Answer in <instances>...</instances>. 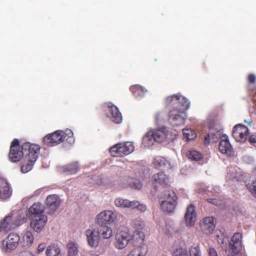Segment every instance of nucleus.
<instances>
[{
    "instance_id": "f257e3e1",
    "label": "nucleus",
    "mask_w": 256,
    "mask_h": 256,
    "mask_svg": "<svg viewBox=\"0 0 256 256\" xmlns=\"http://www.w3.org/2000/svg\"><path fill=\"white\" fill-rule=\"evenodd\" d=\"M166 104L172 106L168 114V121L172 126L184 124L186 120L185 111L190 106V101L182 96L174 94L166 98Z\"/></svg>"
},
{
    "instance_id": "f03ea898",
    "label": "nucleus",
    "mask_w": 256,
    "mask_h": 256,
    "mask_svg": "<svg viewBox=\"0 0 256 256\" xmlns=\"http://www.w3.org/2000/svg\"><path fill=\"white\" fill-rule=\"evenodd\" d=\"M26 211L20 210L12 212L0 222V232H6L14 229L26 222Z\"/></svg>"
},
{
    "instance_id": "7ed1b4c3",
    "label": "nucleus",
    "mask_w": 256,
    "mask_h": 256,
    "mask_svg": "<svg viewBox=\"0 0 256 256\" xmlns=\"http://www.w3.org/2000/svg\"><path fill=\"white\" fill-rule=\"evenodd\" d=\"M73 135V132L70 129L66 130L65 132L57 130L46 136L43 138V142L49 146L57 145L64 140H66L69 143H72L74 142Z\"/></svg>"
},
{
    "instance_id": "20e7f679",
    "label": "nucleus",
    "mask_w": 256,
    "mask_h": 256,
    "mask_svg": "<svg viewBox=\"0 0 256 256\" xmlns=\"http://www.w3.org/2000/svg\"><path fill=\"white\" fill-rule=\"evenodd\" d=\"M164 200L160 198L161 208L163 211L171 213L174 210L177 204V197L172 191L166 190L164 194Z\"/></svg>"
},
{
    "instance_id": "39448f33",
    "label": "nucleus",
    "mask_w": 256,
    "mask_h": 256,
    "mask_svg": "<svg viewBox=\"0 0 256 256\" xmlns=\"http://www.w3.org/2000/svg\"><path fill=\"white\" fill-rule=\"evenodd\" d=\"M134 146L132 142L119 143L112 146L110 152L114 157H122L132 153L134 150Z\"/></svg>"
},
{
    "instance_id": "423d86ee",
    "label": "nucleus",
    "mask_w": 256,
    "mask_h": 256,
    "mask_svg": "<svg viewBox=\"0 0 256 256\" xmlns=\"http://www.w3.org/2000/svg\"><path fill=\"white\" fill-rule=\"evenodd\" d=\"M20 240V237L18 234L10 233L2 242L1 248L4 252H10L17 248Z\"/></svg>"
},
{
    "instance_id": "0eeeda50",
    "label": "nucleus",
    "mask_w": 256,
    "mask_h": 256,
    "mask_svg": "<svg viewBox=\"0 0 256 256\" xmlns=\"http://www.w3.org/2000/svg\"><path fill=\"white\" fill-rule=\"evenodd\" d=\"M242 234L235 233L230 242L229 250H226V253L228 256H236L238 254L242 248Z\"/></svg>"
},
{
    "instance_id": "6e6552de",
    "label": "nucleus",
    "mask_w": 256,
    "mask_h": 256,
    "mask_svg": "<svg viewBox=\"0 0 256 256\" xmlns=\"http://www.w3.org/2000/svg\"><path fill=\"white\" fill-rule=\"evenodd\" d=\"M40 148L38 144L30 142H26L22 145L24 157L35 162L38 160Z\"/></svg>"
},
{
    "instance_id": "1a4fd4ad",
    "label": "nucleus",
    "mask_w": 256,
    "mask_h": 256,
    "mask_svg": "<svg viewBox=\"0 0 256 256\" xmlns=\"http://www.w3.org/2000/svg\"><path fill=\"white\" fill-rule=\"evenodd\" d=\"M130 239L129 229L128 228H124L116 236L115 246L118 248L122 249L128 245Z\"/></svg>"
},
{
    "instance_id": "9d476101",
    "label": "nucleus",
    "mask_w": 256,
    "mask_h": 256,
    "mask_svg": "<svg viewBox=\"0 0 256 256\" xmlns=\"http://www.w3.org/2000/svg\"><path fill=\"white\" fill-rule=\"evenodd\" d=\"M248 134V128L240 124L234 127L232 134L236 142H244L246 140Z\"/></svg>"
},
{
    "instance_id": "9b49d317",
    "label": "nucleus",
    "mask_w": 256,
    "mask_h": 256,
    "mask_svg": "<svg viewBox=\"0 0 256 256\" xmlns=\"http://www.w3.org/2000/svg\"><path fill=\"white\" fill-rule=\"evenodd\" d=\"M106 112L108 117L116 124H120L122 121V116L118 107L111 102L106 104Z\"/></svg>"
},
{
    "instance_id": "f8f14e48",
    "label": "nucleus",
    "mask_w": 256,
    "mask_h": 256,
    "mask_svg": "<svg viewBox=\"0 0 256 256\" xmlns=\"http://www.w3.org/2000/svg\"><path fill=\"white\" fill-rule=\"evenodd\" d=\"M30 219V226L36 232H40L42 230L48 221L46 215L36 216L31 217Z\"/></svg>"
},
{
    "instance_id": "ddd939ff",
    "label": "nucleus",
    "mask_w": 256,
    "mask_h": 256,
    "mask_svg": "<svg viewBox=\"0 0 256 256\" xmlns=\"http://www.w3.org/2000/svg\"><path fill=\"white\" fill-rule=\"evenodd\" d=\"M61 202V200L58 196L56 194H50L47 196L46 204L50 214H54L58 208Z\"/></svg>"
},
{
    "instance_id": "4468645a",
    "label": "nucleus",
    "mask_w": 256,
    "mask_h": 256,
    "mask_svg": "<svg viewBox=\"0 0 256 256\" xmlns=\"http://www.w3.org/2000/svg\"><path fill=\"white\" fill-rule=\"evenodd\" d=\"M216 223V219L214 217H206L200 223L201 230L206 234H212L215 229Z\"/></svg>"
},
{
    "instance_id": "2eb2a0df",
    "label": "nucleus",
    "mask_w": 256,
    "mask_h": 256,
    "mask_svg": "<svg viewBox=\"0 0 256 256\" xmlns=\"http://www.w3.org/2000/svg\"><path fill=\"white\" fill-rule=\"evenodd\" d=\"M116 216L112 210H104L98 214L96 222L99 224H110L114 222Z\"/></svg>"
},
{
    "instance_id": "dca6fc26",
    "label": "nucleus",
    "mask_w": 256,
    "mask_h": 256,
    "mask_svg": "<svg viewBox=\"0 0 256 256\" xmlns=\"http://www.w3.org/2000/svg\"><path fill=\"white\" fill-rule=\"evenodd\" d=\"M12 189L7 181L0 178V200H6L10 198L12 194Z\"/></svg>"
},
{
    "instance_id": "f3484780",
    "label": "nucleus",
    "mask_w": 256,
    "mask_h": 256,
    "mask_svg": "<svg viewBox=\"0 0 256 256\" xmlns=\"http://www.w3.org/2000/svg\"><path fill=\"white\" fill-rule=\"evenodd\" d=\"M132 226L134 229V235L138 236V238L144 240V234L143 232L144 227V222L140 218H136L132 220Z\"/></svg>"
},
{
    "instance_id": "a211bd4d",
    "label": "nucleus",
    "mask_w": 256,
    "mask_h": 256,
    "mask_svg": "<svg viewBox=\"0 0 256 256\" xmlns=\"http://www.w3.org/2000/svg\"><path fill=\"white\" fill-rule=\"evenodd\" d=\"M219 151L228 156H231L233 153V148L230 144L228 136L226 135H223L222 140L220 142Z\"/></svg>"
},
{
    "instance_id": "6ab92c4d",
    "label": "nucleus",
    "mask_w": 256,
    "mask_h": 256,
    "mask_svg": "<svg viewBox=\"0 0 256 256\" xmlns=\"http://www.w3.org/2000/svg\"><path fill=\"white\" fill-rule=\"evenodd\" d=\"M156 142L162 143L165 142L168 136V131L165 126L151 130Z\"/></svg>"
},
{
    "instance_id": "aec40b11",
    "label": "nucleus",
    "mask_w": 256,
    "mask_h": 256,
    "mask_svg": "<svg viewBox=\"0 0 256 256\" xmlns=\"http://www.w3.org/2000/svg\"><path fill=\"white\" fill-rule=\"evenodd\" d=\"M184 218L187 226H192L194 225L196 220V214L194 207L192 204H190L187 207Z\"/></svg>"
},
{
    "instance_id": "412c9836",
    "label": "nucleus",
    "mask_w": 256,
    "mask_h": 256,
    "mask_svg": "<svg viewBox=\"0 0 256 256\" xmlns=\"http://www.w3.org/2000/svg\"><path fill=\"white\" fill-rule=\"evenodd\" d=\"M86 235L88 244L92 247L96 246L100 237L98 232L94 229H89L86 231Z\"/></svg>"
},
{
    "instance_id": "4be33fe9",
    "label": "nucleus",
    "mask_w": 256,
    "mask_h": 256,
    "mask_svg": "<svg viewBox=\"0 0 256 256\" xmlns=\"http://www.w3.org/2000/svg\"><path fill=\"white\" fill-rule=\"evenodd\" d=\"M222 136L220 131L211 130L204 137V144L206 145H208L210 142H216L220 138L222 140Z\"/></svg>"
},
{
    "instance_id": "5701e85b",
    "label": "nucleus",
    "mask_w": 256,
    "mask_h": 256,
    "mask_svg": "<svg viewBox=\"0 0 256 256\" xmlns=\"http://www.w3.org/2000/svg\"><path fill=\"white\" fill-rule=\"evenodd\" d=\"M227 178L232 182H238L242 176V172L238 167H230L228 168Z\"/></svg>"
},
{
    "instance_id": "b1692460",
    "label": "nucleus",
    "mask_w": 256,
    "mask_h": 256,
    "mask_svg": "<svg viewBox=\"0 0 256 256\" xmlns=\"http://www.w3.org/2000/svg\"><path fill=\"white\" fill-rule=\"evenodd\" d=\"M152 180L155 182L162 186H168L170 184V178L164 172H158L155 174L152 178Z\"/></svg>"
},
{
    "instance_id": "393cba45",
    "label": "nucleus",
    "mask_w": 256,
    "mask_h": 256,
    "mask_svg": "<svg viewBox=\"0 0 256 256\" xmlns=\"http://www.w3.org/2000/svg\"><path fill=\"white\" fill-rule=\"evenodd\" d=\"M153 163L157 168H163L168 170L172 168L170 162L161 156H156L154 160Z\"/></svg>"
},
{
    "instance_id": "a878e982",
    "label": "nucleus",
    "mask_w": 256,
    "mask_h": 256,
    "mask_svg": "<svg viewBox=\"0 0 256 256\" xmlns=\"http://www.w3.org/2000/svg\"><path fill=\"white\" fill-rule=\"evenodd\" d=\"M219 232L220 233V234H218V231L216 232L217 241L219 244L220 245L221 247L224 249L226 252V250H229V248L227 246L228 243L229 242L228 237V234L225 233L224 230H220Z\"/></svg>"
},
{
    "instance_id": "bb28decb",
    "label": "nucleus",
    "mask_w": 256,
    "mask_h": 256,
    "mask_svg": "<svg viewBox=\"0 0 256 256\" xmlns=\"http://www.w3.org/2000/svg\"><path fill=\"white\" fill-rule=\"evenodd\" d=\"M44 206L40 203H34L28 209V213L31 217L36 216L44 215Z\"/></svg>"
},
{
    "instance_id": "cd10ccee",
    "label": "nucleus",
    "mask_w": 256,
    "mask_h": 256,
    "mask_svg": "<svg viewBox=\"0 0 256 256\" xmlns=\"http://www.w3.org/2000/svg\"><path fill=\"white\" fill-rule=\"evenodd\" d=\"M34 240V236L32 232L30 230H26L22 242V246L24 248H27L30 247Z\"/></svg>"
},
{
    "instance_id": "c85d7f7f",
    "label": "nucleus",
    "mask_w": 256,
    "mask_h": 256,
    "mask_svg": "<svg viewBox=\"0 0 256 256\" xmlns=\"http://www.w3.org/2000/svg\"><path fill=\"white\" fill-rule=\"evenodd\" d=\"M156 142V139L151 130H149L143 136L142 144L146 148H150L153 146Z\"/></svg>"
},
{
    "instance_id": "c756f323",
    "label": "nucleus",
    "mask_w": 256,
    "mask_h": 256,
    "mask_svg": "<svg viewBox=\"0 0 256 256\" xmlns=\"http://www.w3.org/2000/svg\"><path fill=\"white\" fill-rule=\"evenodd\" d=\"M24 156L22 147L21 149H12L10 150L9 154V158L13 162H18Z\"/></svg>"
},
{
    "instance_id": "7c9ffc66",
    "label": "nucleus",
    "mask_w": 256,
    "mask_h": 256,
    "mask_svg": "<svg viewBox=\"0 0 256 256\" xmlns=\"http://www.w3.org/2000/svg\"><path fill=\"white\" fill-rule=\"evenodd\" d=\"M130 90L136 98H142L144 96L147 90L139 84H136L130 87Z\"/></svg>"
},
{
    "instance_id": "2f4dec72",
    "label": "nucleus",
    "mask_w": 256,
    "mask_h": 256,
    "mask_svg": "<svg viewBox=\"0 0 256 256\" xmlns=\"http://www.w3.org/2000/svg\"><path fill=\"white\" fill-rule=\"evenodd\" d=\"M35 162V161L31 160L26 157H24L21 166L22 172L26 174L31 170L32 169Z\"/></svg>"
},
{
    "instance_id": "473e14b6",
    "label": "nucleus",
    "mask_w": 256,
    "mask_h": 256,
    "mask_svg": "<svg viewBox=\"0 0 256 256\" xmlns=\"http://www.w3.org/2000/svg\"><path fill=\"white\" fill-rule=\"evenodd\" d=\"M98 232L100 236H102L104 238H108L112 234V228L105 225L100 226Z\"/></svg>"
},
{
    "instance_id": "72a5a7b5",
    "label": "nucleus",
    "mask_w": 256,
    "mask_h": 256,
    "mask_svg": "<svg viewBox=\"0 0 256 256\" xmlns=\"http://www.w3.org/2000/svg\"><path fill=\"white\" fill-rule=\"evenodd\" d=\"M114 204L118 207L131 208V206H132V204L134 205V203L132 202V201L118 198L115 200Z\"/></svg>"
},
{
    "instance_id": "f704fd0d",
    "label": "nucleus",
    "mask_w": 256,
    "mask_h": 256,
    "mask_svg": "<svg viewBox=\"0 0 256 256\" xmlns=\"http://www.w3.org/2000/svg\"><path fill=\"white\" fill-rule=\"evenodd\" d=\"M148 247L143 244L132 250L128 254L132 256H145L148 252Z\"/></svg>"
},
{
    "instance_id": "c9c22d12",
    "label": "nucleus",
    "mask_w": 256,
    "mask_h": 256,
    "mask_svg": "<svg viewBox=\"0 0 256 256\" xmlns=\"http://www.w3.org/2000/svg\"><path fill=\"white\" fill-rule=\"evenodd\" d=\"M46 253L47 256H58L60 250L57 245L53 244L47 247Z\"/></svg>"
},
{
    "instance_id": "e433bc0d",
    "label": "nucleus",
    "mask_w": 256,
    "mask_h": 256,
    "mask_svg": "<svg viewBox=\"0 0 256 256\" xmlns=\"http://www.w3.org/2000/svg\"><path fill=\"white\" fill-rule=\"evenodd\" d=\"M124 180H126L127 182L126 184L124 186L125 187L130 186L135 188L139 189L142 186L141 182L138 179L128 177Z\"/></svg>"
},
{
    "instance_id": "4c0bfd02",
    "label": "nucleus",
    "mask_w": 256,
    "mask_h": 256,
    "mask_svg": "<svg viewBox=\"0 0 256 256\" xmlns=\"http://www.w3.org/2000/svg\"><path fill=\"white\" fill-rule=\"evenodd\" d=\"M68 250V256H78V250L77 244L74 242H70L67 244Z\"/></svg>"
},
{
    "instance_id": "58836bf2",
    "label": "nucleus",
    "mask_w": 256,
    "mask_h": 256,
    "mask_svg": "<svg viewBox=\"0 0 256 256\" xmlns=\"http://www.w3.org/2000/svg\"><path fill=\"white\" fill-rule=\"evenodd\" d=\"M79 167L78 162L70 164L64 166V172L68 174H74L78 170Z\"/></svg>"
},
{
    "instance_id": "ea45409f",
    "label": "nucleus",
    "mask_w": 256,
    "mask_h": 256,
    "mask_svg": "<svg viewBox=\"0 0 256 256\" xmlns=\"http://www.w3.org/2000/svg\"><path fill=\"white\" fill-rule=\"evenodd\" d=\"M248 88L249 90L254 91L256 90V76L252 74H250L248 76Z\"/></svg>"
},
{
    "instance_id": "a19ab883",
    "label": "nucleus",
    "mask_w": 256,
    "mask_h": 256,
    "mask_svg": "<svg viewBox=\"0 0 256 256\" xmlns=\"http://www.w3.org/2000/svg\"><path fill=\"white\" fill-rule=\"evenodd\" d=\"M186 155L188 158L195 161L200 160L202 158V155L200 152L194 150L189 151Z\"/></svg>"
},
{
    "instance_id": "79ce46f5",
    "label": "nucleus",
    "mask_w": 256,
    "mask_h": 256,
    "mask_svg": "<svg viewBox=\"0 0 256 256\" xmlns=\"http://www.w3.org/2000/svg\"><path fill=\"white\" fill-rule=\"evenodd\" d=\"M182 131L184 136L187 140H194L196 136L195 132L190 128L183 129Z\"/></svg>"
},
{
    "instance_id": "37998d69",
    "label": "nucleus",
    "mask_w": 256,
    "mask_h": 256,
    "mask_svg": "<svg viewBox=\"0 0 256 256\" xmlns=\"http://www.w3.org/2000/svg\"><path fill=\"white\" fill-rule=\"evenodd\" d=\"M173 256H188L187 250L178 246L174 250Z\"/></svg>"
},
{
    "instance_id": "c03bdc74",
    "label": "nucleus",
    "mask_w": 256,
    "mask_h": 256,
    "mask_svg": "<svg viewBox=\"0 0 256 256\" xmlns=\"http://www.w3.org/2000/svg\"><path fill=\"white\" fill-rule=\"evenodd\" d=\"M190 256H202L200 246L198 245H193L189 250Z\"/></svg>"
},
{
    "instance_id": "a18cd8bd",
    "label": "nucleus",
    "mask_w": 256,
    "mask_h": 256,
    "mask_svg": "<svg viewBox=\"0 0 256 256\" xmlns=\"http://www.w3.org/2000/svg\"><path fill=\"white\" fill-rule=\"evenodd\" d=\"M246 187L253 196L256 198V179L248 183Z\"/></svg>"
},
{
    "instance_id": "49530a36",
    "label": "nucleus",
    "mask_w": 256,
    "mask_h": 256,
    "mask_svg": "<svg viewBox=\"0 0 256 256\" xmlns=\"http://www.w3.org/2000/svg\"><path fill=\"white\" fill-rule=\"evenodd\" d=\"M132 202H134V205L132 204V206H131L132 209L136 208L141 212H145L146 210L147 207L145 204H140L139 202L136 200H133Z\"/></svg>"
},
{
    "instance_id": "de8ad7c7",
    "label": "nucleus",
    "mask_w": 256,
    "mask_h": 256,
    "mask_svg": "<svg viewBox=\"0 0 256 256\" xmlns=\"http://www.w3.org/2000/svg\"><path fill=\"white\" fill-rule=\"evenodd\" d=\"M165 114L163 112H158L155 114V122L156 124H160L164 120Z\"/></svg>"
},
{
    "instance_id": "09e8293b",
    "label": "nucleus",
    "mask_w": 256,
    "mask_h": 256,
    "mask_svg": "<svg viewBox=\"0 0 256 256\" xmlns=\"http://www.w3.org/2000/svg\"><path fill=\"white\" fill-rule=\"evenodd\" d=\"M12 149H21L19 146V141L17 139H14L12 142L10 150Z\"/></svg>"
},
{
    "instance_id": "8fccbe9b",
    "label": "nucleus",
    "mask_w": 256,
    "mask_h": 256,
    "mask_svg": "<svg viewBox=\"0 0 256 256\" xmlns=\"http://www.w3.org/2000/svg\"><path fill=\"white\" fill-rule=\"evenodd\" d=\"M208 202L218 206H220L222 204V202L221 200L216 198H208Z\"/></svg>"
},
{
    "instance_id": "3c124183",
    "label": "nucleus",
    "mask_w": 256,
    "mask_h": 256,
    "mask_svg": "<svg viewBox=\"0 0 256 256\" xmlns=\"http://www.w3.org/2000/svg\"><path fill=\"white\" fill-rule=\"evenodd\" d=\"M208 254L210 256H218L216 251L213 248H209Z\"/></svg>"
},
{
    "instance_id": "603ef678",
    "label": "nucleus",
    "mask_w": 256,
    "mask_h": 256,
    "mask_svg": "<svg viewBox=\"0 0 256 256\" xmlns=\"http://www.w3.org/2000/svg\"><path fill=\"white\" fill-rule=\"evenodd\" d=\"M46 247V244L45 243H42L40 244L38 247V253L43 252Z\"/></svg>"
},
{
    "instance_id": "864d4df0",
    "label": "nucleus",
    "mask_w": 256,
    "mask_h": 256,
    "mask_svg": "<svg viewBox=\"0 0 256 256\" xmlns=\"http://www.w3.org/2000/svg\"><path fill=\"white\" fill-rule=\"evenodd\" d=\"M249 141L250 143L255 144L256 143V136L252 135L250 136Z\"/></svg>"
},
{
    "instance_id": "5fc2aeb1",
    "label": "nucleus",
    "mask_w": 256,
    "mask_h": 256,
    "mask_svg": "<svg viewBox=\"0 0 256 256\" xmlns=\"http://www.w3.org/2000/svg\"><path fill=\"white\" fill-rule=\"evenodd\" d=\"M213 192H214V194H218L220 192V188L218 186H214L213 188Z\"/></svg>"
},
{
    "instance_id": "6e6d98bb",
    "label": "nucleus",
    "mask_w": 256,
    "mask_h": 256,
    "mask_svg": "<svg viewBox=\"0 0 256 256\" xmlns=\"http://www.w3.org/2000/svg\"><path fill=\"white\" fill-rule=\"evenodd\" d=\"M245 122H248L250 125L252 124V121L246 122V120H244Z\"/></svg>"
},
{
    "instance_id": "4d7b16f0",
    "label": "nucleus",
    "mask_w": 256,
    "mask_h": 256,
    "mask_svg": "<svg viewBox=\"0 0 256 256\" xmlns=\"http://www.w3.org/2000/svg\"><path fill=\"white\" fill-rule=\"evenodd\" d=\"M236 256H237V254Z\"/></svg>"
}]
</instances>
